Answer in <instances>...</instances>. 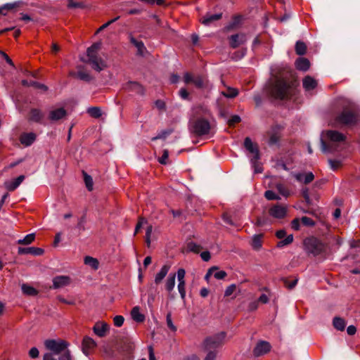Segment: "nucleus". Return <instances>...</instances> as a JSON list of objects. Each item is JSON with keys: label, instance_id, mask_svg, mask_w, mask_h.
<instances>
[{"label": "nucleus", "instance_id": "3c124183", "mask_svg": "<svg viewBox=\"0 0 360 360\" xmlns=\"http://www.w3.org/2000/svg\"><path fill=\"white\" fill-rule=\"evenodd\" d=\"M283 281V283L286 288L291 290L297 285L298 279L295 278L292 281H289L288 278H284L282 279Z\"/></svg>", "mask_w": 360, "mask_h": 360}, {"label": "nucleus", "instance_id": "de8ad7c7", "mask_svg": "<svg viewBox=\"0 0 360 360\" xmlns=\"http://www.w3.org/2000/svg\"><path fill=\"white\" fill-rule=\"evenodd\" d=\"M84 180L86 186V188L91 191L93 190V179L91 176L87 174L86 173L84 172Z\"/></svg>", "mask_w": 360, "mask_h": 360}, {"label": "nucleus", "instance_id": "c85d7f7f", "mask_svg": "<svg viewBox=\"0 0 360 360\" xmlns=\"http://www.w3.org/2000/svg\"><path fill=\"white\" fill-rule=\"evenodd\" d=\"M295 67L298 70L300 71H307L310 68V62L309 60L306 58H298L295 63Z\"/></svg>", "mask_w": 360, "mask_h": 360}, {"label": "nucleus", "instance_id": "f257e3e1", "mask_svg": "<svg viewBox=\"0 0 360 360\" xmlns=\"http://www.w3.org/2000/svg\"><path fill=\"white\" fill-rule=\"evenodd\" d=\"M297 82L295 81L276 78L268 87L269 94L277 100H288L295 94Z\"/></svg>", "mask_w": 360, "mask_h": 360}, {"label": "nucleus", "instance_id": "4c0bfd02", "mask_svg": "<svg viewBox=\"0 0 360 360\" xmlns=\"http://www.w3.org/2000/svg\"><path fill=\"white\" fill-rule=\"evenodd\" d=\"M21 289H22V292L27 295L35 296L38 294L37 290H36L34 288H33L27 284H25V283L22 285Z\"/></svg>", "mask_w": 360, "mask_h": 360}, {"label": "nucleus", "instance_id": "ddd939ff", "mask_svg": "<svg viewBox=\"0 0 360 360\" xmlns=\"http://www.w3.org/2000/svg\"><path fill=\"white\" fill-rule=\"evenodd\" d=\"M27 120L29 122L44 124V113L38 108H32L28 114Z\"/></svg>", "mask_w": 360, "mask_h": 360}, {"label": "nucleus", "instance_id": "4be33fe9", "mask_svg": "<svg viewBox=\"0 0 360 360\" xmlns=\"http://www.w3.org/2000/svg\"><path fill=\"white\" fill-rule=\"evenodd\" d=\"M120 349L124 353L130 354L134 349V344L129 338H124L121 340Z\"/></svg>", "mask_w": 360, "mask_h": 360}, {"label": "nucleus", "instance_id": "dca6fc26", "mask_svg": "<svg viewBox=\"0 0 360 360\" xmlns=\"http://www.w3.org/2000/svg\"><path fill=\"white\" fill-rule=\"evenodd\" d=\"M82 352L85 355H89L90 352L97 347V343L91 338L85 336L82 340Z\"/></svg>", "mask_w": 360, "mask_h": 360}, {"label": "nucleus", "instance_id": "a18cd8bd", "mask_svg": "<svg viewBox=\"0 0 360 360\" xmlns=\"http://www.w3.org/2000/svg\"><path fill=\"white\" fill-rule=\"evenodd\" d=\"M222 94L226 98H233L238 96V91L235 88L229 87L226 91L222 92Z\"/></svg>", "mask_w": 360, "mask_h": 360}, {"label": "nucleus", "instance_id": "603ef678", "mask_svg": "<svg viewBox=\"0 0 360 360\" xmlns=\"http://www.w3.org/2000/svg\"><path fill=\"white\" fill-rule=\"evenodd\" d=\"M178 290L180 293L181 297L182 299H184L186 297V281H179Z\"/></svg>", "mask_w": 360, "mask_h": 360}, {"label": "nucleus", "instance_id": "09e8293b", "mask_svg": "<svg viewBox=\"0 0 360 360\" xmlns=\"http://www.w3.org/2000/svg\"><path fill=\"white\" fill-rule=\"evenodd\" d=\"M264 197L268 200H280L281 198L279 195H278L277 194L275 193V192H274L273 191L271 190H267L264 192Z\"/></svg>", "mask_w": 360, "mask_h": 360}, {"label": "nucleus", "instance_id": "20e7f679", "mask_svg": "<svg viewBox=\"0 0 360 360\" xmlns=\"http://www.w3.org/2000/svg\"><path fill=\"white\" fill-rule=\"evenodd\" d=\"M326 138L328 140V143L324 141H321L323 150L325 152H333L337 150V144L344 142L346 136L335 130H328L326 131Z\"/></svg>", "mask_w": 360, "mask_h": 360}, {"label": "nucleus", "instance_id": "f704fd0d", "mask_svg": "<svg viewBox=\"0 0 360 360\" xmlns=\"http://www.w3.org/2000/svg\"><path fill=\"white\" fill-rule=\"evenodd\" d=\"M131 315L132 319L136 322H143L145 320V316L143 314L140 313L139 307H134L131 311Z\"/></svg>", "mask_w": 360, "mask_h": 360}, {"label": "nucleus", "instance_id": "4d7b16f0", "mask_svg": "<svg viewBox=\"0 0 360 360\" xmlns=\"http://www.w3.org/2000/svg\"><path fill=\"white\" fill-rule=\"evenodd\" d=\"M166 320H167V325L168 328L172 331L175 332L176 330V327L174 325V323L172 322L171 313H168L167 314Z\"/></svg>", "mask_w": 360, "mask_h": 360}, {"label": "nucleus", "instance_id": "9b49d317", "mask_svg": "<svg viewBox=\"0 0 360 360\" xmlns=\"http://www.w3.org/2000/svg\"><path fill=\"white\" fill-rule=\"evenodd\" d=\"M287 212V207L280 204H276L269 210V215L276 219H283L286 216Z\"/></svg>", "mask_w": 360, "mask_h": 360}, {"label": "nucleus", "instance_id": "8fccbe9b", "mask_svg": "<svg viewBox=\"0 0 360 360\" xmlns=\"http://www.w3.org/2000/svg\"><path fill=\"white\" fill-rule=\"evenodd\" d=\"M86 222V214H84L79 219H78V223H77V228L79 230V231H84L86 229L85 228V223Z\"/></svg>", "mask_w": 360, "mask_h": 360}, {"label": "nucleus", "instance_id": "5fc2aeb1", "mask_svg": "<svg viewBox=\"0 0 360 360\" xmlns=\"http://www.w3.org/2000/svg\"><path fill=\"white\" fill-rule=\"evenodd\" d=\"M169 151L165 149L162 152V155L158 159V162L162 165H167L168 163Z\"/></svg>", "mask_w": 360, "mask_h": 360}, {"label": "nucleus", "instance_id": "e2e57ef3", "mask_svg": "<svg viewBox=\"0 0 360 360\" xmlns=\"http://www.w3.org/2000/svg\"><path fill=\"white\" fill-rule=\"evenodd\" d=\"M30 85L32 86H34L36 89H41L44 91H46L48 90V87L46 85H44L43 84H40L37 82L32 81V82H30Z\"/></svg>", "mask_w": 360, "mask_h": 360}, {"label": "nucleus", "instance_id": "052dcab7", "mask_svg": "<svg viewBox=\"0 0 360 360\" xmlns=\"http://www.w3.org/2000/svg\"><path fill=\"white\" fill-rule=\"evenodd\" d=\"M212 275L216 279L221 280L224 279L227 276V274L224 271L217 270L213 272Z\"/></svg>", "mask_w": 360, "mask_h": 360}, {"label": "nucleus", "instance_id": "6e6552de", "mask_svg": "<svg viewBox=\"0 0 360 360\" xmlns=\"http://www.w3.org/2000/svg\"><path fill=\"white\" fill-rule=\"evenodd\" d=\"M183 79L186 84L193 83L195 85V86L198 89L204 88L206 86L207 83V80L204 77L201 75H197L194 77L190 72H185L184 75Z\"/></svg>", "mask_w": 360, "mask_h": 360}, {"label": "nucleus", "instance_id": "58836bf2", "mask_svg": "<svg viewBox=\"0 0 360 360\" xmlns=\"http://www.w3.org/2000/svg\"><path fill=\"white\" fill-rule=\"evenodd\" d=\"M333 325L338 330L343 331L345 328V321L340 317H335L333 319Z\"/></svg>", "mask_w": 360, "mask_h": 360}, {"label": "nucleus", "instance_id": "e433bc0d", "mask_svg": "<svg viewBox=\"0 0 360 360\" xmlns=\"http://www.w3.org/2000/svg\"><path fill=\"white\" fill-rule=\"evenodd\" d=\"M86 265L90 266L94 270H97L99 267V262L97 259L91 256H86L84 259Z\"/></svg>", "mask_w": 360, "mask_h": 360}, {"label": "nucleus", "instance_id": "4468645a", "mask_svg": "<svg viewBox=\"0 0 360 360\" xmlns=\"http://www.w3.org/2000/svg\"><path fill=\"white\" fill-rule=\"evenodd\" d=\"M276 236L279 239H282L277 243L276 245L279 248L288 245L293 241V236L290 234L286 236V231L283 229L277 231L276 233Z\"/></svg>", "mask_w": 360, "mask_h": 360}, {"label": "nucleus", "instance_id": "338daca9", "mask_svg": "<svg viewBox=\"0 0 360 360\" xmlns=\"http://www.w3.org/2000/svg\"><path fill=\"white\" fill-rule=\"evenodd\" d=\"M236 285L235 284H231L229 286H228L225 290V292H224V296L225 297H229L230 295H231L233 292L236 290Z\"/></svg>", "mask_w": 360, "mask_h": 360}, {"label": "nucleus", "instance_id": "37998d69", "mask_svg": "<svg viewBox=\"0 0 360 360\" xmlns=\"http://www.w3.org/2000/svg\"><path fill=\"white\" fill-rule=\"evenodd\" d=\"M88 114L94 118H99L102 115L101 109L99 107H91L87 109Z\"/></svg>", "mask_w": 360, "mask_h": 360}, {"label": "nucleus", "instance_id": "c756f323", "mask_svg": "<svg viewBox=\"0 0 360 360\" xmlns=\"http://www.w3.org/2000/svg\"><path fill=\"white\" fill-rule=\"evenodd\" d=\"M268 135L269 136L268 141L269 145H274L278 143L281 139V133L278 128L272 129L270 131L268 132Z\"/></svg>", "mask_w": 360, "mask_h": 360}, {"label": "nucleus", "instance_id": "6ab92c4d", "mask_svg": "<svg viewBox=\"0 0 360 360\" xmlns=\"http://www.w3.org/2000/svg\"><path fill=\"white\" fill-rule=\"evenodd\" d=\"M44 250L40 248L30 247V248H18V253L19 255H32L39 256L43 255Z\"/></svg>", "mask_w": 360, "mask_h": 360}, {"label": "nucleus", "instance_id": "f8f14e48", "mask_svg": "<svg viewBox=\"0 0 360 360\" xmlns=\"http://www.w3.org/2000/svg\"><path fill=\"white\" fill-rule=\"evenodd\" d=\"M228 40L230 47L236 49L246 42V34L245 33L232 34L228 37Z\"/></svg>", "mask_w": 360, "mask_h": 360}, {"label": "nucleus", "instance_id": "864d4df0", "mask_svg": "<svg viewBox=\"0 0 360 360\" xmlns=\"http://www.w3.org/2000/svg\"><path fill=\"white\" fill-rule=\"evenodd\" d=\"M328 163L330 166V168L334 171L338 169L342 166V162L339 160L329 159Z\"/></svg>", "mask_w": 360, "mask_h": 360}, {"label": "nucleus", "instance_id": "49530a36", "mask_svg": "<svg viewBox=\"0 0 360 360\" xmlns=\"http://www.w3.org/2000/svg\"><path fill=\"white\" fill-rule=\"evenodd\" d=\"M34 233H30L27 235L23 239H20L18 241V244L29 245L34 240Z\"/></svg>", "mask_w": 360, "mask_h": 360}, {"label": "nucleus", "instance_id": "a211bd4d", "mask_svg": "<svg viewBox=\"0 0 360 360\" xmlns=\"http://www.w3.org/2000/svg\"><path fill=\"white\" fill-rule=\"evenodd\" d=\"M124 89L126 91H133L140 95H143L145 92L143 86L136 82H128L124 85Z\"/></svg>", "mask_w": 360, "mask_h": 360}, {"label": "nucleus", "instance_id": "a19ab883", "mask_svg": "<svg viewBox=\"0 0 360 360\" xmlns=\"http://www.w3.org/2000/svg\"><path fill=\"white\" fill-rule=\"evenodd\" d=\"M71 75L76 76L79 79L85 82H90L92 79L91 76L84 70H79L76 73H71Z\"/></svg>", "mask_w": 360, "mask_h": 360}, {"label": "nucleus", "instance_id": "f3484780", "mask_svg": "<svg viewBox=\"0 0 360 360\" xmlns=\"http://www.w3.org/2000/svg\"><path fill=\"white\" fill-rule=\"evenodd\" d=\"M66 115V110L63 108H60L49 111V120L51 122H56L65 117Z\"/></svg>", "mask_w": 360, "mask_h": 360}, {"label": "nucleus", "instance_id": "f03ea898", "mask_svg": "<svg viewBox=\"0 0 360 360\" xmlns=\"http://www.w3.org/2000/svg\"><path fill=\"white\" fill-rule=\"evenodd\" d=\"M360 119V112L353 104L346 105L334 120L335 124L354 126Z\"/></svg>", "mask_w": 360, "mask_h": 360}, {"label": "nucleus", "instance_id": "13d9d810", "mask_svg": "<svg viewBox=\"0 0 360 360\" xmlns=\"http://www.w3.org/2000/svg\"><path fill=\"white\" fill-rule=\"evenodd\" d=\"M188 248L190 251L195 252V253H198L200 252V250H201L200 245H199L193 242H191L188 244Z\"/></svg>", "mask_w": 360, "mask_h": 360}, {"label": "nucleus", "instance_id": "2eb2a0df", "mask_svg": "<svg viewBox=\"0 0 360 360\" xmlns=\"http://www.w3.org/2000/svg\"><path fill=\"white\" fill-rule=\"evenodd\" d=\"M52 288L58 289L68 286L71 283V278L69 276H57L53 278Z\"/></svg>", "mask_w": 360, "mask_h": 360}, {"label": "nucleus", "instance_id": "72a5a7b5", "mask_svg": "<svg viewBox=\"0 0 360 360\" xmlns=\"http://www.w3.org/2000/svg\"><path fill=\"white\" fill-rule=\"evenodd\" d=\"M242 21V16L240 15H234L232 18L231 22L225 27L226 31H231L234 30L236 27H237Z\"/></svg>", "mask_w": 360, "mask_h": 360}, {"label": "nucleus", "instance_id": "79ce46f5", "mask_svg": "<svg viewBox=\"0 0 360 360\" xmlns=\"http://www.w3.org/2000/svg\"><path fill=\"white\" fill-rule=\"evenodd\" d=\"M307 46L305 43L301 41H298L295 44V52L299 56H302L306 53Z\"/></svg>", "mask_w": 360, "mask_h": 360}, {"label": "nucleus", "instance_id": "680f3d73", "mask_svg": "<svg viewBox=\"0 0 360 360\" xmlns=\"http://www.w3.org/2000/svg\"><path fill=\"white\" fill-rule=\"evenodd\" d=\"M246 53V49H242L240 51H236L235 52L233 55H232V58L233 59H235V60H239L240 58H242Z\"/></svg>", "mask_w": 360, "mask_h": 360}, {"label": "nucleus", "instance_id": "c03bdc74", "mask_svg": "<svg viewBox=\"0 0 360 360\" xmlns=\"http://www.w3.org/2000/svg\"><path fill=\"white\" fill-rule=\"evenodd\" d=\"M276 188L278 193L285 198L288 197L290 194L289 189L283 184H277Z\"/></svg>", "mask_w": 360, "mask_h": 360}, {"label": "nucleus", "instance_id": "69168bd1", "mask_svg": "<svg viewBox=\"0 0 360 360\" xmlns=\"http://www.w3.org/2000/svg\"><path fill=\"white\" fill-rule=\"evenodd\" d=\"M241 119L238 115H233L228 121V124L230 127L234 126V124L239 123Z\"/></svg>", "mask_w": 360, "mask_h": 360}, {"label": "nucleus", "instance_id": "2f4dec72", "mask_svg": "<svg viewBox=\"0 0 360 360\" xmlns=\"http://www.w3.org/2000/svg\"><path fill=\"white\" fill-rule=\"evenodd\" d=\"M221 17V13L217 14H206L203 18H202L200 21L205 25H210L214 21L220 20Z\"/></svg>", "mask_w": 360, "mask_h": 360}, {"label": "nucleus", "instance_id": "774afa93", "mask_svg": "<svg viewBox=\"0 0 360 360\" xmlns=\"http://www.w3.org/2000/svg\"><path fill=\"white\" fill-rule=\"evenodd\" d=\"M59 360H72V357L70 355V351L69 349H65L64 352L59 357Z\"/></svg>", "mask_w": 360, "mask_h": 360}, {"label": "nucleus", "instance_id": "bb28decb", "mask_svg": "<svg viewBox=\"0 0 360 360\" xmlns=\"http://www.w3.org/2000/svg\"><path fill=\"white\" fill-rule=\"evenodd\" d=\"M263 233L255 234L252 236L250 245L253 250L256 251L261 250L263 244Z\"/></svg>", "mask_w": 360, "mask_h": 360}, {"label": "nucleus", "instance_id": "393cba45", "mask_svg": "<svg viewBox=\"0 0 360 360\" xmlns=\"http://www.w3.org/2000/svg\"><path fill=\"white\" fill-rule=\"evenodd\" d=\"M25 176L20 175L16 179L5 182V187L9 191H15L20 184L24 181Z\"/></svg>", "mask_w": 360, "mask_h": 360}, {"label": "nucleus", "instance_id": "0e129e2a", "mask_svg": "<svg viewBox=\"0 0 360 360\" xmlns=\"http://www.w3.org/2000/svg\"><path fill=\"white\" fill-rule=\"evenodd\" d=\"M68 7L69 8H83L82 3L75 2L74 0H68Z\"/></svg>", "mask_w": 360, "mask_h": 360}, {"label": "nucleus", "instance_id": "cd10ccee", "mask_svg": "<svg viewBox=\"0 0 360 360\" xmlns=\"http://www.w3.org/2000/svg\"><path fill=\"white\" fill-rule=\"evenodd\" d=\"M302 86L305 91H309L317 86V82L312 77L307 75L302 80Z\"/></svg>", "mask_w": 360, "mask_h": 360}, {"label": "nucleus", "instance_id": "bf43d9fd", "mask_svg": "<svg viewBox=\"0 0 360 360\" xmlns=\"http://www.w3.org/2000/svg\"><path fill=\"white\" fill-rule=\"evenodd\" d=\"M124 317L120 315H117L113 319L114 325L117 327H121L124 323Z\"/></svg>", "mask_w": 360, "mask_h": 360}, {"label": "nucleus", "instance_id": "39448f33", "mask_svg": "<svg viewBox=\"0 0 360 360\" xmlns=\"http://www.w3.org/2000/svg\"><path fill=\"white\" fill-rule=\"evenodd\" d=\"M191 133L196 136L208 135L212 129L210 122L205 118H198L189 123Z\"/></svg>", "mask_w": 360, "mask_h": 360}, {"label": "nucleus", "instance_id": "aec40b11", "mask_svg": "<svg viewBox=\"0 0 360 360\" xmlns=\"http://www.w3.org/2000/svg\"><path fill=\"white\" fill-rule=\"evenodd\" d=\"M108 330V325L104 322H97L93 327L94 333L100 338L105 336Z\"/></svg>", "mask_w": 360, "mask_h": 360}, {"label": "nucleus", "instance_id": "b1692460", "mask_svg": "<svg viewBox=\"0 0 360 360\" xmlns=\"http://www.w3.org/2000/svg\"><path fill=\"white\" fill-rule=\"evenodd\" d=\"M88 63L91 65L93 69L97 72H100L103 70L105 65L103 60L98 56H95L88 59Z\"/></svg>", "mask_w": 360, "mask_h": 360}, {"label": "nucleus", "instance_id": "1a4fd4ad", "mask_svg": "<svg viewBox=\"0 0 360 360\" xmlns=\"http://www.w3.org/2000/svg\"><path fill=\"white\" fill-rule=\"evenodd\" d=\"M271 349V344L265 340H259L253 349L254 356L259 357L268 354Z\"/></svg>", "mask_w": 360, "mask_h": 360}, {"label": "nucleus", "instance_id": "a878e982", "mask_svg": "<svg viewBox=\"0 0 360 360\" xmlns=\"http://www.w3.org/2000/svg\"><path fill=\"white\" fill-rule=\"evenodd\" d=\"M129 39L130 42L137 49V53L143 56L146 48L142 41H138L131 34H129Z\"/></svg>", "mask_w": 360, "mask_h": 360}, {"label": "nucleus", "instance_id": "7c9ffc66", "mask_svg": "<svg viewBox=\"0 0 360 360\" xmlns=\"http://www.w3.org/2000/svg\"><path fill=\"white\" fill-rule=\"evenodd\" d=\"M170 269V265L165 264L162 266L160 271L155 275V283L156 285L160 284L164 278L167 276V273Z\"/></svg>", "mask_w": 360, "mask_h": 360}, {"label": "nucleus", "instance_id": "473e14b6", "mask_svg": "<svg viewBox=\"0 0 360 360\" xmlns=\"http://www.w3.org/2000/svg\"><path fill=\"white\" fill-rule=\"evenodd\" d=\"M20 5V2L6 4L0 7V14L6 15L8 11L19 7Z\"/></svg>", "mask_w": 360, "mask_h": 360}, {"label": "nucleus", "instance_id": "6e6d98bb", "mask_svg": "<svg viewBox=\"0 0 360 360\" xmlns=\"http://www.w3.org/2000/svg\"><path fill=\"white\" fill-rule=\"evenodd\" d=\"M300 220L302 224L306 226H314L315 225V221L308 217H302Z\"/></svg>", "mask_w": 360, "mask_h": 360}, {"label": "nucleus", "instance_id": "423d86ee", "mask_svg": "<svg viewBox=\"0 0 360 360\" xmlns=\"http://www.w3.org/2000/svg\"><path fill=\"white\" fill-rule=\"evenodd\" d=\"M226 335V333L221 332L205 338L203 342L205 350L215 351L216 349L221 347L224 344Z\"/></svg>", "mask_w": 360, "mask_h": 360}, {"label": "nucleus", "instance_id": "ea45409f", "mask_svg": "<svg viewBox=\"0 0 360 360\" xmlns=\"http://www.w3.org/2000/svg\"><path fill=\"white\" fill-rule=\"evenodd\" d=\"M101 49V44L95 43L87 49L86 53L89 58L98 56V51Z\"/></svg>", "mask_w": 360, "mask_h": 360}, {"label": "nucleus", "instance_id": "5701e85b", "mask_svg": "<svg viewBox=\"0 0 360 360\" xmlns=\"http://www.w3.org/2000/svg\"><path fill=\"white\" fill-rule=\"evenodd\" d=\"M294 177L297 181L304 184H308L314 179V175L311 172L307 173H297L294 174Z\"/></svg>", "mask_w": 360, "mask_h": 360}, {"label": "nucleus", "instance_id": "0eeeda50", "mask_svg": "<svg viewBox=\"0 0 360 360\" xmlns=\"http://www.w3.org/2000/svg\"><path fill=\"white\" fill-rule=\"evenodd\" d=\"M45 347L53 355H58L68 349L69 343L64 340L49 339L44 342Z\"/></svg>", "mask_w": 360, "mask_h": 360}, {"label": "nucleus", "instance_id": "9d476101", "mask_svg": "<svg viewBox=\"0 0 360 360\" xmlns=\"http://www.w3.org/2000/svg\"><path fill=\"white\" fill-rule=\"evenodd\" d=\"M244 147L245 149L253 154V157L251 158V162H257L259 160V150L257 143H253L250 138L246 137L244 141Z\"/></svg>", "mask_w": 360, "mask_h": 360}, {"label": "nucleus", "instance_id": "7ed1b4c3", "mask_svg": "<svg viewBox=\"0 0 360 360\" xmlns=\"http://www.w3.org/2000/svg\"><path fill=\"white\" fill-rule=\"evenodd\" d=\"M304 251L308 255L318 256L325 255L328 250V244L315 236L306 238L303 241Z\"/></svg>", "mask_w": 360, "mask_h": 360}, {"label": "nucleus", "instance_id": "c9c22d12", "mask_svg": "<svg viewBox=\"0 0 360 360\" xmlns=\"http://www.w3.org/2000/svg\"><path fill=\"white\" fill-rule=\"evenodd\" d=\"M176 274L172 273L169 275L165 283V289L170 292L173 290L175 285Z\"/></svg>", "mask_w": 360, "mask_h": 360}, {"label": "nucleus", "instance_id": "412c9836", "mask_svg": "<svg viewBox=\"0 0 360 360\" xmlns=\"http://www.w3.org/2000/svg\"><path fill=\"white\" fill-rule=\"evenodd\" d=\"M36 139L37 135L33 132L22 133L20 136V141L22 145L27 147L31 146Z\"/></svg>", "mask_w": 360, "mask_h": 360}]
</instances>
